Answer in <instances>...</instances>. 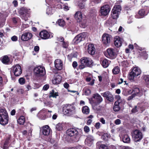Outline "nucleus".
Here are the masks:
<instances>
[{"label": "nucleus", "mask_w": 149, "mask_h": 149, "mask_svg": "<svg viewBox=\"0 0 149 149\" xmlns=\"http://www.w3.org/2000/svg\"><path fill=\"white\" fill-rule=\"evenodd\" d=\"M144 91L145 92L146 91H144V89H143V88L135 86L133 87L132 89L131 93L132 94L128 97L127 100L128 101H130L136 97H140L143 95V92Z\"/></svg>", "instance_id": "nucleus-1"}, {"label": "nucleus", "mask_w": 149, "mask_h": 149, "mask_svg": "<svg viewBox=\"0 0 149 149\" xmlns=\"http://www.w3.org/2000/svg\"><path fill=\"white\" fill-rule=\"evenodd\" d=\"M66 134L67 136L72 138L70 142H77L79 139V135L78 131L76 128H70L68 129L66 131Z\"/></svg>", "instance_id": "nucleus-2"}, {"label": "nucleus", "mask_w": 149, "mask_h": 149, "mask_svg": "<svg viewBox=\"0 0 149 149\" xmlns=\"http://www.w3.org/2000/svg\"><path fill=\"white\" fill-rule=\"evenodd\" d=\"M80 63L79 68L83 69L86 67H91L93 65V63L91 58L89 57H83L80 59Z\"/></svg>", "instance_id": "nucleus-3"}, {"label": "nucleus", "mask_w": 149, "mask_h": 149, "mask_svg": "<svg viewBox=\"0 0 149 149\" xmlns=\"http://www.w3.org/2000/svg\"><path fill=\"white\" fill-rule=\"evenodd\" d=\"M75 107L72 105L65 104L63 107V111L65 114L70 116L75 113Z\"/></svg>", "instance_id": "nucleus-4"}, {"label": "nucleus", "mask_w": 149, "mask_h": 149, "mask_svg": "<svg viewBox=\"0 0 149 149\" xmlns=\"http://www.w3.org/2000/svg\"><path fill=\"white\" fill-rule=\"evenodd\" d=\"M131 70V71L130 73L129 78L130 80L134 81V78L139 75L141 71L138 67H133Z\"/></svg>", "instance_id": "nucleus-5"}, {"label": "nucleus", "mask_w": 149, "mask_h": 149, "mask_svg": "<svg viewBox=\"0 0 149 149\" xmlns=\"http://www.w3.org/2000/svg\"><path fill=\"white\" fill-rule=\"evenodd\" d=\"M121 6L119 5H115L113 7L111 12L112 18L115 19H116L118 17V13L120 12L121 10Z\"/></svg>", "instance_id": "nucleus-6"}, {"label": "nucleus", "mask_w": 149, "mask_h": 149, "mask_svg": "<svg viewBox=\"0 0 149 149\" xmlns=\"http://www.w3.org/2000/svg\"><path fill=\"white\" fill-rule=\"evenodd\" d=\"M104 54L106 57L112 59L115 58L117 55L115 49L111 48H108Z\"/></svg>", "instance_id": "nucleus-7"}, {"label": "nucleus", "mask_w": 149, "mask_h": 149, "mask_svg": "<svg viewBox=\"0 0 149 149\" xmlns=\"http://www.w3.org/2000/svg\"><path fill=\"white\" fill-rule=\"evenodd\" d=\"M103 97H104L105 102L107 104L112 102L114 100L113 95L109 91H106L103 93Z\"/></svg>", "instance_id": "nucleus-8"}, {"label": "nucleus", "mask_w": 149, "mask_h": 149, "mask_svg": "<svg viewBox=\"0 0 149 149\" xmlns=\"http://www.w3.org/2000/svg\"><path fill=\"white\" fill-rule=\"evenodd\" d=\"M132 137L134 141L138 142L140 141L143 138V134L139 130H135L132 134Z\"/></svg>", "instance_id": "nucleus-9"}, {"label": "nucleus", "mask_w": 149, "mask_h": 149, "mask_svg": "<svg viewBox=\"0 0 149 149\" xmlns=\"http://www.w3.org/2000/svg\"><path fill=\"white\" fill-rule=\"evenodd\" d=\"M88 36V33L86 32H83L77 35L74 38L73 42L76 44H77L81 41L84 40L85 38Z\"/></svg>", "instance_id": "nucleus-10"}, {"label": "nucleus", "mask_w": 149, "mask_h": 149, "mask_svg": "<svg viewBox=\"0 0 149 149\" xmlns=\"http://www.w3.org/2000/svg\"><path fill=\"white\" fill-rule=\"evenodd\" d=\"M29 9L23 7L20 9L19 13L21 18L26 21L27 19V16L29 15Z\"/></svg>", "instance_id": "nucleus-11"}, {"label": "nucleus", "mask_w": 149, "mask_h": 149, "mask_svg": "<svg viewBox=\"0 0 149 149\" xmlns=\"http://www.w3.org/2000/svg\"><path fill=\"white\" fill-rule=\"evenodd\" d=\"M40 37L42 39L46 40L52 38L53 36V34L51 32L44 30L41 31L39 34Z\"/></svg>", "instance_id": "nucleus-12"}, {"label": "nucleus", "mask_w": 149, "mask_h": 149, "mask_svg": "<svg viewBox=\"0 0 149 149\" xmlns=\"http://www.w3.org/2000/svg\"><path fill=\"white\" fill-rule=\"evenodd\" d=\"M34 72L37 76H42L44 75L45 73V71L44 67L39 66L35 68Z\"/></svg>", "instance_id": "nucleus-13"}, {"label": "nucleus", "mask_w": 149, "mask_h": 149, "mask_svg": "<svg viewBox=\"0 0 149 149\" xmlns=\"http://www.w3.org/2000/svg\"><path fill=\"white\" fill-rule=\"evenodd\" d=\"M110 35L108 34H103V46L105 47H108L110 42Z\"/></svg>", "instance_id": "nucleus-14"}, {"label": "nucleus", "mask_w": 149, "mask_h": 149, "mask_svg": "<svg viewBox=\"0 0 149 149\" xmlns=\"http://www.w3.org/2000/svg\"><path fill=\"white\" fill-rule=\"evenodd\" d=\"M13 72L16 76H19L22 73V69L20 66L18 64L13 66Z\"/></svg>", "instance_id": "nucleus-15"}, {"label": "nucleus", "mask_w": 149, "mask_h": 149, "mask_svg": "<svg viewBox=\"0 0 149 149\" xmlns=\"http://www.w3.org/2000/svg\"><path fill=\"white\" fill-rule=\"evenodd\" d=\"M47 109H43L40 111L38 114V117L41 120H45L47 118L45 113H47Z\"/></svg>", "instance_id": "nucleus-16"}, {"label": "nucleus", "mask_w": 149, "mask_h": 149, "mask_svg": "<svg viewBox=\"0 0 149 149\" xmlns=\"http://www.w3.org/2000/svg\"><path fill=\"white\" fill-rule=\"evenodd\" d=\"M32 34L29 32L24 33L22 35L21 39L23 41H27L30 39L32 37Z\"/></svg>", "instance_id": "nucleus-17"}, {"label": "nucleus", "mask_w": 149, "mask_h": 149, "mask_svg": "<svg viewBox=\"0 0 149 149\" xmlns=\"http://www.w3.org/2000/svg\"><path fill=\"white\" fill-rule=\"evenodd\" d=\"M8 14L0 13V28L2 27L4 25L6 20V17L8 16Z\"/></svg>", "instance_id": "nucleus-18"}, {"label": "nucleus", "mask_w": 149, "mask_h": 149, "mask_svg": "<svg viewBox=\"0 0 149 149\" xmlns=\"http://www.w3.org/2000/svg\"><path fill=\"white\" fill-rule=\"evenodd\" d=\"M110 9L109 5L106 4L103 6V17L105 16H108L110 11Z\"/></svg>", "instance_id": "nucleus-19"}, {"label": "nucleus", "mask_w": 149, "mask_h": 149, "mask_svg": "<svg viewBox=\"0 0 149 149\" xmlns=\"http://www.w3.org/2000/svg\"><path fill=\"white\" fill-rule=\"evenodd\" d=\"M93 137L91 135H88L85 140V143L88 146H91L93 143L94 140Z\"/></svg>", "instance_id": "nucleus-20"}, {"label": "nucleus", "mask_w": 149, "mask_h": 149, "mask_svg": "<svg viewBox=\"0 0 149 149\" xmlns=\"http://www.w3.org/2000/svg\"><path fill=\"white\" fill-rule=\"evenodd\" d=\"M55 68L58 70L62 69L63 68L62 62L59 59H57L54 62Z\"/></svg>", "instance_id": "nucleus-21"}, {"label": "nucleus", "mask_w": 149, "mask_h": 149, "mask_svg": "<svg viewBox=\"0 0 149 149\" xmlns=\"http://www.w3.org/2000/svg\"><path fill=\"white\" fill-rule=\"evenodd\" d=\"M138 57L143 58L144 60H146L148 57V55L146 51L139 52H138Z\"/></svg>", "instance_id": "nucleus-22"}, {"label": "nucleus", "mask_w": 149, "mask_h": 149, "mask_svg": "<svg viewBox=\"0 0 149 149\" xmlns=\"http://www.w3.org/2000/svg\"><path fill=\"white\" fill-rule=\"evenodd\" d=\"M95 49L93 45L90 44L88 45L87 48V51L88 53L91 55L94 54L95 52Z\"/></svg>", "instance_id": "nucleus-23"}, {"label": "nucleus", "mask_w": 149, "mask_h": 149, "mask_svg": "<svg viewBox=\"0 0 149 149\" xmlns=\"http://www.w3.org/2000/svg\"><path fill=\"white\" fill-rule=\"evenodd\" d=\"M51 132V130L49 127L48 125H46L43 127L42 133L45 136L49 135Z\"/></svg>", "instance_id": "nucleus-24"}, {"label": "nucleus", "mask_w": 149, "mask_h": 149, "mask_svg": "<svg viewBox=\"0 0 149 149\" xmlns=\"http://www.w3.org/2000/svg\"><path fill=\"white\" fill-rule=\"evenodd\" d=\"M8 116L0 117V123L2 125H5L8 123Z\"/></svg>", "instance_id": "nucleus-25"}, {"label": "nucleus", "mask_w": 149, "mask_h": 149, "mask_svg": "<svg viewBox=\"0 0 149 149\" xmlns=\"http://www.w3.org/2000/svg\"><path fill=\"white\" fill-rule=\"evenodd\" d=\"M62 77L59 75H57L56 77L52 80V82L54 84H57L60 83Z\"/></svg>", "instance_id": "nucleus-26"}, {"label": "nucleus", "mask_w": 149, "mask_h": 149, "mask_svg": "<svg viewBox=\"0 0 149 149\" xmlns=\"http://www.w3.org/2000/svg\"><path fill=\"white\" fill-rule=\"evenodd\" d=\"M146 8H149V7L146 6L144 7V9H141L139 11L138 14L141 16L140 18L143 17L147 14L148 11H146L145 10Z\"/></svg>", "instance_id": "nucleus-27"}, {"label": "nucleus", "mask_w": 149, "mask_h": 149, "mask_svg": "<svg viewBox=\"0 0 149 149\" xmlns=\"http://www.w3.org/2000/svg\"><path fill=\"white\" fill-rule=\"evenodd\" d=\"M55 11L54 8L51 6H49L47 8L46 13L48 15H51Z\"/></svg>", "instance_id": "nucleus-28"}, {"label": "nucleus", "mask_w": 149, "mask_h": 149, "mask_svg": "<svg viewBox=\"0 0 149 149\" xmlns=\"http://www.w3.org/2000/svg\"><path fill=\"white\" fill-rule=\"evenodd\" d=\"M143 81L146 86L149 88V75H144L142 77Z\"/></svg>", "instance_id": "nucleus-29"}, {"label": "nucleus", "mask_w": 149, "mask_h": 149, "mask_svg": "<svg viewBox=\"0 0 149 149\" xmlns=\"http://www.w3.org/2000/svg\"><path fill=\"white\" fill-rule=\"evenodd\" d=\"M75 18L77 20L78 22H80L82 19V16L81 13L79 11H77L74 15Z\"/></svg>", "instance_id": "nucleus-30"}, {"label": "nucleus", "mask_w": 149, "mask_h": 149, "mask_svg": "<svg viewBox=\"0 0 149 149\" xmlns=\"http://www.w3.org/2000/svg\"><path fill=\"white\" fill-rule=\"evenodd\" d=\"M93 98L94 100L97 102V104H99L102 101L101 97L98 94H95L94 95Z\"/></svg>", "instance_id": "nucleus-31"}, {"label": "nucleus", "mask_w": 149, "mask_h": 149, "mask_svg": "<svg viewBox=\"0 0 149 149\" xmlns=\"http://www.w3.org/2000/svg\"><path fill=\"white\" fill-rule=\"evenodd\" d=\"M120 103L118 102V101H116L114 104L113 109L114 111L117 112L119 111L120 109V107L119 106Z\"/></svg>", "instance_id": "nucleus-32"}, {"label": "nucleus", "mask_w": 149, "mask_h": 149, "mask_svg": "<svg viewBox=\"0 0 149 149\" xmlns=\"http://www.w3.org/2000/svg\"><path fill=\"white\" fill-rule=\"evenodd\" d=\"M1 60L4 64H7L9 62L10 59L7 56H5L1 58Z\"/></svg>", "instance_id": "nucleus-33"}, {"label": "nucleus", "mask_w": 149, "mask_h": 149, "mask_svg": "<svg viewBox=\"0 0 149 149\" xmlns=\"http://www.w3.org/2000/svg\"><path fill=\"white\" fill-rule=\"evenodd\" d=\"M114 43L115 45L117 47H119L122 45L121 41L120 38L115 39Z\"/></svg>", "instance_id": "nucleus-34"}, {"label": "nucleus", "mask_w": 149, "mask_h": 149, "mask_svg": "<svg viewBox=\"0 0 149 149\" xmlns=\"http://www.w3.org/2000/svg\"><path fill=\"white\" fill-rule=\"evenodd\" d=\"M123 141L125 143H128L130 142V139L129 136L127 134H126L123 135Z\"/></svg>", "instance_id": "nucleus-35"}, {"label": "nucleus", "mask_w": 149, "mask_h": 149, "mask_svg": "<svg viewBox=\"0 0 149 149\" xmlns=\"http://www.w3.org/2000/svg\"><path fill=\"white\" fill-rule=\"evenodd\" d=\"M82 111L83 113L85 114H88L90 112V109L87 106H84L82 107Z\"/></svg>", "instance_id": "nucleus-36"}, {"label": "nucleus", "mask_w": 149, "mask_h": 149, "mask_svg": "<svg viewBox=\"0 0 149 149\" xmlns=\"http://www.w3.org/2000/svg\"><path fill=\"white\" fill-rule=\"evenodd\" d=\"M8 116V113L5 109H0V117Z\"/></svg>", "instance_id": "nucleus-37"}, {"label": "nucleus", "mask_w": 149, "mask_h": 149, "mask_svg": "<svg viewBox=\"0 0 149 149\" xmlns=\"http://www.w3.org/2000/svg\"><path fill=\"white\" fill-rule=\"evenodd\" d=\"M25 118L23 116H20L17 120L18 123L20 125H23L25 122Z\"/></svg>", "instance_id": "nucleus-38"}, {"label": "nucleus", "mask_w": 149, "mask_h": 149, "mask_svg": "<svg viewBox=\"0 0 149 149\" xmlns=\"http://www.w3.org/2000/svg\"><path fill=\"white\" fill-rule=\"evenodd\" d=\"M10 141V137L9 136L6 140L3 146V149H7L8 147V145Z\"/></svg>", "instance_id": "nucleus-39"}, {"label": "nucleus", "mask_w": 149, "mask_h": 149, "mask_svg": "<svg viewBox=\"0 0 149 149\" xmlns=\"http://www.w3.org/2000/svg\"><path fill=\"white\" fill-rule=\"evenodd\" d=\"M120 69L119 67L117 66L115 67L112 70V73L113 74H117L120 72Z\"/></svg>", "instance_id": "nucleus-40"}, {"label": "nucleus", "mask_w": 149, "mask_h": 149, "mask_svg": "<svg viewBox=\"0 0 149 149\" xmlns=\"http://www.w3.org/2000/svg\"><path fill=\"white\" fill-rule=\"evenodd\" d=\"M56 23L59 26L61 27L64 26L65 24V22L62 19H60L58 20L56 22Z\"/></svg>", "instance_id": "nucleus-41"}, {"label": "nucleus", "mask_w": 149, "mask_h": 149, "mask_svg": "<svg viewBox=\"0 0 149 149\" xmlns=\"http://www.w3.org/2000/svg\"><path fill=\"white\" fill-rule=\"evenodd\" d=\"M110 136L109 134L107 133H104L103 134V142L104 141H107L108 139L110 138Z\"/></svg>", "instance_id": "nucleus-42"}, {"label": "nucleus", "mask_w": 149, "mask_h": 149, "mask_svg": "<svg viewBox=\"0 0 149 149\" xmlns=\"http://www.w3.org/2000/svg\"><path fill=\"white\" fill-rule=\"evenodd\" d=\"M58 93L55 92L54 90H52L50 93L49 97H55L58 96Z\"/></svg>", "instance_id": "nucleus-43"}, {"label": "nucleus", "mask_w": 149, "mask_h": 149, "mask_svg": "<svg viewBox=\"0 0 149 149\" xmlns=\"http://www.w3.org/2000/svg\"><path fill=\"white\" fill-rule=\"evenodd\" d=\"M109 66L108 60L106 59L103 60V67L106 68Z\"/></svg>", "instance_id": "nucleus-44"}, {"label": "nucleus", "mask_w": 149, "mask_h": 149, "mask_svg": "<svg viewBox=\"0 0 149 149\" xmlns=\"http://www.w3.org/2000/svg\"><path fill=\"white\" fill-rule=\"evenodd\" d=\"M97 148L98 149H102V143L101 141L98 142L96 143Z\"/></svg>", "instance_id": "nucleus-45"}, {"label": "nucleus", "mask_w": 149, "mask_h": 149, "mask_svg": "<svg viewBox=\"0 0 149 149\" xmlns=\"http://www.w3.org/2000/svg\"><path fill=\"white\" fill-rule=\"evenodd\" d=\"M56 128L58 130L60 131L62 129V125L60 123L57 124L56 126Z\"/></svg>", "instance_id": "nucleus-46"}, {"label": "nucleus", "mask_w": 149, "mask_h": 149, "mask_svg": "<svg viewBox=\"0 0 149 149\" xmlns=\"http://www.w3.org/2000/svg\"><path fill=\"white\" fill-rule=\"evenodd\" d=\"M19 82L20 84L23 85L25 83V79L23 77L20 78L19 79Z\"/></svg>", "instance_id": "nucleus-47"}, {"label": "nucleus", "mask_w": 149, "mask_h": 149, "mask_svg": "<svg viewBox=\"0 0 149 149\" xmlns=\"http://www.w3.org/2000/svg\"><path fill=\"white\" fill-rule=\"evenodd\" d=\"M134 47H135L137 50H139L141 51L143 49L138 46L136 43H134Z\"/></svg>", "instance_id": "nucleus-48"}, {"label": "nucleus", "mask_w": 149, "mask_h": 149, "mask_svg": "<svg viewBox=\"0 0 149 149\" xmlns=\"http://www.w3.org/2000/svg\"><path fill=\"white\" fill-rule=\"evenodd\" d=\"M52 112V111H49L47 110V113H45V114H46V116L47 117V118L51 117V113Z\"/></svg>", "instance_id": "nucleus-49"}, {"label": "nucleus", "mask_w": 149, "mask_h": 149, "mask_svg": "<svg viewBox=\"0 0 149 149\" xmlns=\"http://www.w3.org/2000/svg\"><path fill=\"white\" fill-rule=\"evenodd\" d=\"M80 22H81V25L82 28H84L86 26V21H84V22H82V21H81Z\"/></svg>", "instance_id": "nucleus-50"}, {"label": "nucleus", "mask_w": 149, "mask_h": 149, "mask_svg": "<svg viewBox=\"0 0 149 149\" xmlns=\"http://www.w3.org/2000/svg\"><path fill=\"white\" fill-rule=\"evenodd\" d=\"M84 132L86 133H88L90 131L89 127L87 126H85L84 128Z\"/></svg>", "instance_id": "nucleus-51"}, {"label": "nucleus", "mask_w": 149, "mask_h": 149, "mask_svg": "<svg viewBox=\"0 0 149 149\" xmlns=\"http://www.w3.org/2000/svg\"><path fill=\"white\" fill-rule=\"evenodd\" d=\"M61 44L62 45L63 47L65 48L67 47L68 46V43L64 41L61 43Z\"/></svg>", "instance_id": "nucleus-52"}, {"label": "nucleus", "mask_w": 149, "mask_h": 149, "mask_svg": "<svg viewBox=\"0 0 149 149\" xmlns=\"http://www.w3.org/2000/svg\"><path fill=\"white\" fill-rule=\"evenodd\" d=\"M114 123L116 125H119L121 123V120L119 119H117L115 121Z\"/></svg>", "instance_id": "nucleus-53"}, {"label": "nucleus", "mask_w": 149, "mask_h": 149, "mask_svg": "<svg viewBox=\"0 0 149 149\" xmlns=\"http://www.w3.org/2000/svg\"><path fill=\"white\" fill-rule=\"evenodd\" d=\"M85 93L86 95H88L91 94V91L89 89H86L85 91Z\"/></svg>", "instance_id": "nucleus-54"}, {"label": "nucleus", "mask_w": 149, "mask_h": 149, "mask_svg": "<svg viewBox=\"0 0 149 149\" xmlns=\"http://www.w3.org/2000/svg\"><path fill=\"white\" fill-rule=\"evenodd\" d=\"M11 39L13 41H16L17 40V37L16 36H14L11 37Z\"/></svg>", "instance_id": "nucleus-55"}, {"label": "nucleus", "mask_w": 149, "mask_h": 149, "mask_svg": "<svg viewBox=\"0 0 149 149\" xmlns=\"http://www.w3.org/2000/svg\"><path fill=\"white\" fill-rule=\"evenodd\" d=\"M45 104L47 106H48L49 107H53L52 104V103L50 102H47V103H45Z\"/></svg>", "instance_id": "nucleus-56"}, {"label": "nucleus", "mask_w": 149, "mask_h": 149, "mask_svg": "<svg viewBox=\"0 0 149 149\" xmlns=\"http://www.w3.org/2000/svg\"><path fill=\"white\" fill-rule=\"evenodd\" d=\"M57 40L61 42V43L64 41V39L62 37H59L57 38Z\"/></svg>", "instance_id": "nucleus-57"}, {"label": "nucleus", "mask_w": 149, "mask_h": 149, "mask_svg": "<svg viewBox=\"0 0 149 149\" xmlns=\"http://www.w3.org/2000/svg\"><path fill=\"white\" fill-rule=\"evenodd\" d=\"M116 98L117 99L116 101H118V102L121 103V99L120 96L118 95L116 96Z\"/></svg>", "instance_id": "nucleus-58"}, {"label": "nucleus", "mask_w": 149, "mask_h": 149, "mask_svg": "<svg viewBox=\"0 0 149 149\" xmlns=\"http://www.w3.org/2000/svg\"><path fill=\"white\" fill-rule=\"evenodd\" d=\"M77 65L78 64L77 62L74 61L73 62L72 65L74 68H76Z\"/></svg>", "instance_id": "nucleus-59"}, {"label": "nucleus", "mask_w": 149, "mask_h": 149, "mask_svg": "<svg viewBox=\"0 0 149 149\" xmlns=\"http://www.w3.org/2000/svg\"><path fill=\"white\" fill-rule=\"evenodd\" d=\"M95 126L97 129H99L100 127V123H96Z\"/></svg>", "instance_id": "nucleus-60"}, {"label": "nucleus", "mask_w": 149, "mask_h": 149, "mask_svg": "<svg viewBox=\"0 0 149 149\" xmlns=\"http://www.w3.org/2000/svg\"><path fill=\"white\" fill-rule=\"evenodd\" d=\"M39 47L38 46H36L34 47V50L36 52H38L39 51Z\"/></svg>", "instance_id": "nucleus-61"}, {"label": "nucleus", "mask_w": 149, "mask_h": 149, "mask_svg": "<svg viewBox=\"0 0 149 149\" xmlns=\"http://www.w3.org/2000/svg\"><path fill=\"white\" fill-rule=\"evenodd\" d=\"M49 88V86L47 85H45L43 86V89L45 91L47 90Z\"/></svg>", "instance_id": "nucleus-62"}, {"label": "nucleus", "mask_w": 149, "mask_h": 149, "mask_svg": "<svg viewBox=\"0 0 149 149\" xmlns=\"http://www.w3.org/2000/svg\"><path fill=\"white\" fill-rule=\"evenodd\" d=\"M132 113H135L137 112V110L136 109V107H135L133 108L131 111Z\"/></svg>", "instance_id": "nucleus-63"}, {"label": "nucleus", "mask_w": 149, "mask_h": 149, "mask_svg": "<svg viewBox=\"0 0 149 149\" xmlns=\"http://www.w3.org/2000/svg\"><path fill=\"white\" fill-rule=\"evenodd\" d=\"M13 3L15 7H16L17 6L18 3H17V1H16V0L14 1L13 2Z\"/></svg>", "instance_id": "nucleus-64"}]
</instances>
